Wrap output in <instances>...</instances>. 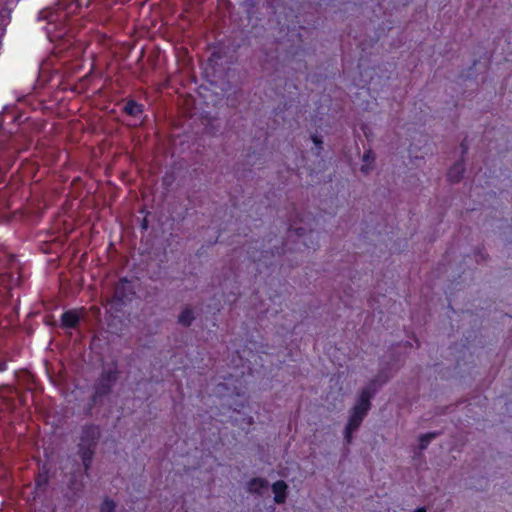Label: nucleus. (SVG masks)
<instances>
[{
  "mask_svg": "<svg viewBox=\"0 0 512 512\" xmlns=\"http://www.w3.org/2000/svg\"><path fill=\"white\" fill-rule=\"evenodd\" d=\"M224 382L216 385V394L220 397H242L244 391L241 388V381L238 379V374H229V377L224 378Z\"/></svg>",
  "mask_w": 512,
  "mask_h": 512,
  "instance_id": "39448f33",
  "label": "nucleus"
},
{
  "mask_svg": "<svg viewBox=\"0 0 512 512\" xmlns=\"http://www.w3.org/2000/svg\"><path fill=\"white\" fill-rule=\"evenodd\" d=\"M436 433H427L419 438V448L420 449H426L429 443L433 438H435Z\"/></svg>",
  "mask_w": 512,
  "mask_h": 512,
  "instance_id": "dca6fc26",
  "label": "nucleus"
},
{
  "mask_svg": "<svg viewBox=\"0 0 512 512\" xmlns=\"http://www.w3.org/2000/svg\"><path fill=\"white\" fill-rule=\"evenodd\" d=\"M294 231L298 238H303L306 235V230L303 227H296Z\"/></svg>",
  "mask_w": 512,
  "mask_h": 512,
  "instance_id": "6ab92c4d",
  "label": "nucleus"
},
{
  "mask_svg": "<svg viewBox=\"0 0 512 512\" xmlns=\"http://www.w3.org/2000/svg\"><path fill=\"white\" fill-rule=\"evenodd\" d=\"M288 486L285 481L278 480L272 484V491L274 493V501L277 504H283L287 498Z\"/></svg>",
  "mask_w": 512,
  "mask_h": 512,
  "instance_id": "1a4fd4ad",
  "label": "nucleus"
},
{
  "mask_svg": "<svg viewBox=\"0 0 512 512\" xmlns=\"http://www.w3.org/2000/svg\"><path fill=\"white\" fill-rule=\"evenodd\" d=\"M119 370L117 363H113V367L104 369L94 384V392L91 396L93 403H97L98 400L110 394L113 385L116 383L119 377Z\"/></svg>",
  "mask_w": 512,
  "mask_h": 512,
  "instance_id": "20e7f679",
  "label": "nucleus"
},
{
  "mask_svg": "<svg viewBox=\"0 0 512 512\" xmlns=\"http://www.w3.org/2000/svg\"><path fill=\"white\" fill-rule=\"evenodd\" d=\"M387 381V378L381 379L378 375L371 379L369 383L360 391L354 406L350 410L347 424L349 429H358L364 418L371 409V400L378 391V388Z\"/></svg>",
  "mask_w": 512,
  "mask_h": 512,
  "instance_id": "f03ea898",
  "label": "nucleus"
},
{
  "mask_svg": "<svg viewBox=\"0 0 512 512\" xmlns=\"http://www.w3.org/2000/svg\"><path fill=\"white\" fill-rule=\"evenodd\" d=\"M80 323V316L75 310L64 311L61 315V327L64 329H75Z\"/></svg>",
  "mask_w": 512,
  "mask_h": 512,
  "instance_id": "6e6552de",
  "label": "nucleus"
},
{
  "mask_svg": "<svg viewBox=\"0 0 512 512\" xmlns=\"http://www.w3.org/2000/svg\"><path fill=\"white\" fill-rule=\"evenodd\" d=\"M311 138H312V141L315 144L316 148L318 150H322V144H323L322 139L319 136H317V135H312ZM319 153H320V151H318V154Z\"/></svg>",
  "mask_w": 512,
  "mask_h": 512,
  "instance_id": "a211bd4d",
  "label": "nucleus"
},
{
  "mask_svg": "<svg viewBox=\"0 0 512 512\" xmlns=\"http://www.w3.org/2000/svg\"><path fill=\"white\" fill-rule=\"evenodd\" d=\"M357 429H349V425L346 424L345 427V441L346 443L350 444L352 442V435L353 432H355Z\"/></svg>",
  "mask_w": 512,
  "mask_h": 512,
  "instance_id": "f3484780",
  "label": "nucleus"
},
{
  "mask_svg": "<svg viewBox=\"0 0 512 512\" xmlns=\"http://www.w3.org/2000/svg\"><path fill=\"white\" fill-rule=\"evenodd\" d=\"M23 118V114L14 110L5 112L0 123V154L2 152L20 153L26 151L33 142V128Z\"/></svg>",
  "mask_w": 512,
  "mask_h": 512,
  "instance_id": "f257e3e1",
  "label": "nucleus"
},
{
  "mask_svg": "<svg viewBox=\"0 0 512 512\" xmlns=\"http://www.w3.org/2000/svg\"><path fill=\"white\" fill-rule=\"evenodd\" d=\"M115 293H116V295L119 297V299H121V300H122V298H123V297H122V296H120V287H119V286H117V288H116V292H115Z\"/></svg>",
  "mask_w": 512,
  "mask_h": 512,
  "instance_id": "5701e85b",
  "label": "nucleus"
},
{
  "mask_svg": "<svg viewBox=\"0 0 512 512\" xmlns=\"http://www.w3.org/2000/svg\"><path fill=\"white\" fill-rule=\"evenodd\" d=\"M374 159L375 157L372 150H367L364 152L362 158L364 164L361 167V171L363 173H368V171L371 169L370 164L374 162Z\"/></svg>",
  "mask_w": 512,
  "mask_h": 512,
  "instance_id": "4468645a",
  "label": "nucleus"
},
{
  "mask_svg": "<svg viewBox=\"0 0 512 512\" xmlns=\"http://www.w3.org/2000/svg\"><path fill=\"white\" fill-rule=\"evenodd\" d=\"M464 163L463 160L456 162L447 172V178L451 183H458L463 177L464 173Z\"/></svg>",
  "mask_w": 512,
  "mask_h": 512,
  "instance_id": "9d476101",
  "label": "nucleus"
},
{
  "mask_svg": "<svg viewBox=\"0 0 512 512\" xmlns=\"http://www.w3.org/2000/svg\"><path fill=\"white\" fill-rule=\"evenodd\" d=\"M122 113L133 118H139L144 113V105L133 98H128L125 100Z\"/></svg>",
  "mask_w": 512,
  "mask_h": 512,
  "instance_id": "0eeeda50",
  "label": "nucleus"
},
{
  "mask_svg": "<svg viewBox=\"0 0 512 512\" xmlns=\"http://www.w3.org/2000/svg\"><path fill=\"white\" fill-rule=\"evenodd\" d=\"M115 508V502L109 498H105L100 506V512H115Z\"/></svg>",
  "mask_w": 512,
  "mask_h": 512,
  "instance_id": "2eb2a0df",
  "label": "nucleus"
},
{
  "mask_svg": "<svg viewBox=\"0 0 512 512\" xmlns=\"http://www.w3.org/2000/svg\"><path fill=\"white\" fill-rule=\"evenodd\" d=\"M274 249L271 250H264L262 249L257 255V251H248L249 257L252 259L253 262L257 263H263L266 267L271 266L273 263L268 261L270 256H280L282 253H284V247H277L276 245L273 246Z\"/></svg>",
  "mask_w": 512,
  "mask_h": 512,
  "instance_id": "423d86ee",
  "label": "nucleus"
},
{
  "mask_svg": "<svg viewBox=\"0 0 512 512\" xmlns=\"http://www.w3.org/2000/svg\"><path fill=\"white\" fill-rule=\"evenodd\" d=\"M14 260V256L10 255L9 256V261H13Z\"/></svg>",
  "mask_w": 512,
  "mask_h": 512,
  "instance_id": "cd10ccee",
  "label": "nucleus"
},
{
  "mask_svg": "<svg viewBox=\"0 0 512 512\" xmlns=\"http://www.w3.org/2000/svg\"><path fill=\"white\" fill-rule=\"evenodd\" d=\"M7 370V363L5 361L0 362V372Z\"/></svg>",
  "mask_w": 512,
  "mask_h": 512,
  "instance_id": "4be33fe9",
  "label": "nucleus"
},
{
  "mask_svg": "<svg viewBox=\"0 0 512 512\" xmlns=\"http://www.w3.org/2000/svg\"><path fill=\"white\" fill-rule=\"evenodd\" d=\"M120 283L123 284V283H128V280L126 278H123L120 280Z\"/></svg>",
  "mask_w": 512,
  "mask_h": 512,
  "instance_id": "393cba45",
  "label": "nucleus"
},
{
  "mask_svg": "<svg viewBox=\"0 0 512 512\" xmlns=\"http://www.w3.org/2000/svg\"><path fill=\"white\" fill-rule=\"evenodd\" d=\"M292 230V225H289L288 231Z\"/></svg>",
  "mask_w": 512,
  "mask_h": 512,
  "instance_id": "c85d7f7f",
  "label": "nucleus"
},
{
  "mask_svg": "<svg viewBox=\"0 0 512 512\" xmlns=\"http://www.w3.org/2000/svg\"><path fill=\"white\" fill-rule=\"evenodd\" d=\"M302 243H303V245H304L305 247L310 248V246L307 244V242H306L305 240H303V242H302Z\"/></svg>",
  "mask_w": 512,
  "mask_h": 512,
  "instance_id": "a878e982",
  "label": "nucleus"
},
{
  "mask_svg": "<svg viewBox=\"0 0 512 512\" xmlns=\"http://www.w3.org/2000/svg\"><path fill=\"white\" fill-rule=\"evenodd\" d=\"M313 234L314 232L312 230L309 231V237L312 238L313 237Z\"/></svg>",
  "mask_w": 512,
  "mask_h": 512,
  "instance_id": "bb28decb",
  "label": "nucleus"
},
{
  "mask_svg": "<svg viewBox=\"0 0 512 512\" xmlns=\"http://www.w3.org/2000/svg\"><path fill=\"white\" fill-rule=\"evenodd\" d=\"M413 512H426V509L424 507H420L415 509Z\"/></svg>",
  "mask_w": 512,
  "mask_h": 512,
  "instance_id": "b1692460",
  "label": "nucleus"
},
{
  "mask_svg": "<svg viewBox=\"0 0 512 512\" xmlns=\"http://www.w3.org/2000/svg\"><path fill=\"white\" fill-rule=\"evenodd\" d=\"M460 146H461V150H462V156H464V155H465V154H467V152H468V144H467V142H466V139H464V140L461 142Z\"/></svg>",
  "mask_w": 512,
  "mask_h": 512,
  "instance_id": "aec40b11",
  "label": "nucleus"
},
{
  "mask_svg": "<svg viewBox=\"0 0 512 512\" xmlns=\"http://www.w3.org/2000/svg\"><path fill=\"white\" fill-rule=\"evenodd\" d=\"M100 436V428L97 425L86 424L81 428L78 443V455L82 460V464L86 474L91 468L92 461L95 455V450L100 439Z\"/></svg>",
  "mask_w": 512,
  "mask_h": 512,
  "instance_id": "7ed1b4c3",
  "label": "nucleus"
},
{
  "mask_svg": "<svg viewBox=\"0 0 512 512\" xmlns=\"http://www.w3.org/2000/svg\"><path fill=\"white\" fill-rule=\"evenodd\" d=\"M269 486L268 480L261 477L252 478L248 482V490L253 494H261L262 490L267 489Z\"/></svg>",
  "mask_w": 512,
  "mask_h": 512,
  "instance_id": "9b49d317",
  "label": "nucleus"
},
{
  "mask_svg": "<svg viewBox=\"0 0 512 512\" xmlns=\"http://www.w3.org/2000/svg\"><path fill=\"white\" fill-rule=\"evenodd\" d=\"M193 320L194 314L190 308L183 309L178 317V322L186 327H189L192 324Z\"/></svg>",
  "mask_w": 512,
  "mask_h": 512,
  "instance_id": "ddd939ff",
  "label": "nucleus"
},
{
  "mask_svg": "<svg viewBox=\"0 0 512 512\" xmlns=\"http://www.w3.org/2000/svg\"><path fill=\"white\" fill-rule=\"evenodd\" d=\"M141 228H142V230H147L148 229V220H147V218H143V220L141 221Z\"/></svg>",
  "mask_w": 512,
  "mask_h": 512,
  "instance_id": "412c9836",
  "label": "nucleus"
},
{
  "mask_svg": "<svg viewBox=\"0 0 512 512\" xmlns=\"http://www.w3.org/2000/svg\"><path fill=\"white\" fill-rule=\"evenodd\" d=\"M49 483V472L47 470H42L38 473L35 478V487L39 490H45Z\"/></svg>",
  "mask_w": 512,
  "mask_h": 512,
  "instance_id": "f8f14e48",
  "label": "nucleus"
}]
</instances>
